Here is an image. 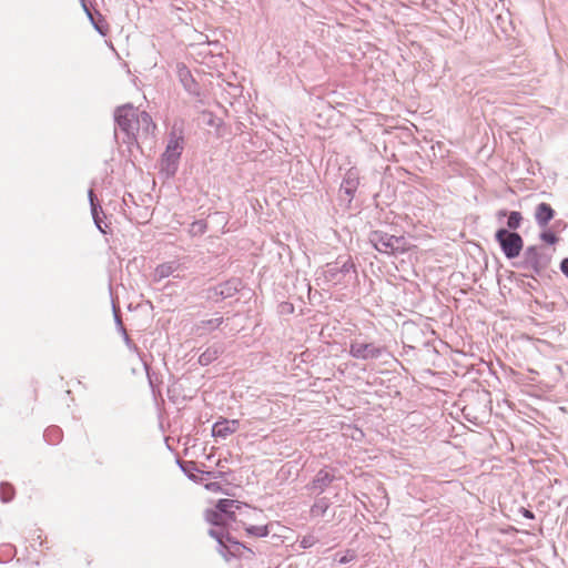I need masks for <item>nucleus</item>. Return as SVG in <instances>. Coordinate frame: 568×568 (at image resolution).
<instances>
[{
    "instance_id": "0eeeda50",
    "label": "nucleus",
    "mask_w": 568,
    "mask_h": 568,
    "mask_svg": "<svg viewBox=\"0 0 568 568\" xmlns=\"http://www.w3.org/2000/svg\"><path fill=\"white\" fill-rule=\"evenodd\" d=\"M383 348L374 343L366 342L358 337L349 343V354L352 357L362 361L375 359L382 355Z\"/></svg>"
},
{
    "instance_id": "c85d7f7f",
    "label": "nucleus",
    "mask_w": 568,
    "mask_h": 568,
    "mask_svg": "<svg viewBox=\"0 0 568 568\" xmlns=\"http://www.w3.org/2000/svg\"><path fill=\"white\" fill-rule=\"evenodd\" d=\"M92 24H93L94 29H95L99 33H101L102 36H104V34L106 33V30H104V28H103V26L101 24V22H100V21L98 22V21H95V20H94V23H92Z\"/></svg>"
},
{
    "instance_id": "4be33fe9",
    "label": "nucleus",
    "mask_w": 568,
    "mask_h": 568,
    "mask_svg": "<svg viewBox=\"0 0 568 568\" xmlns=\"http://www.w3.org/2000/svg\"><path fill=\"white\" fill-rule=\"evenodd\" d=\"M216 356H217V351L216 349H213V351L212 349H207L205 353H203L200 356V363L207 364L213 358H216Z\"/></svg>"
},
{
    "instance_id": "f257e3e1",
    "label": "nucleus",
    "mask_w": 568,
    "mask_h": 568,
    "mask_svg": "<svg viewBox=\"0 0 568 568\" xmlns=\"http://www.w3.org/2000/svg\"><path fill=\"white\" fill-rule=\"evenodd\" d=\"M115 122L125 133L128 138L125 142L129 144L150 138L155 129V124L146 112L139 111L130 104L116 109Z\"/></svg>"
},
{
    "instance_id": "cd10ccee",
    "label": "nucleus",
    "mask_w": 568,
    "mask_h": 568,
    "mask_svg": "<svg viewBox=\"0 0 568 568\" xmlns=\"http://www.w3.org/2000/svg\"><path fill=\"white\" fill-rule=\"evenodd\" d=\"M6 489H11V486L9 484H2L1 485V495H2V499L4 501H9L11 499V497H6Z\"/></svg>"
},
{
    "instance_id": "7ed1b4c3",
    "label": "nucleus",
    "mask_w": 568,
    "mask_h": 568,
    "mask_svg": "<svg viewBox=\"0 0 568 568\" xmlns=\"http://www.w3.org/2000/svg\"><path fill=\"white\" fill-rule=\"evenodd\" d=\"M369 241L381 253L397 254L407 250V242L403 236H394L381 231L371 234Z\"/></svg>"
},
{
    "instance_id": "393cba45",
    "label": "nucleus",
    "mask_w": 568,
    "mask_h": 568,
    "mask_svg": "<svg viewBox=\"0 0 568 568\" xmlns=\"http://www.w3.org/2000/svg\"><path fill=\"white\" fill-rule=\"evenodd\" d=\"M326 508H327L326 504L318 503L312 507V513L315 515H323L325 513Z\"/></svg>"
},
{
    "instance_id": "f3484780",
    "label": "nucleus",
    "mask_w": 568,
    "mask_h": 568,
    "mask_svg": "<svg viewBox=\"0 0 568 568\" xmlns=\"http://www.w3.org/2000/svg\"><path fill=\"white\" fill-rule=\"evenodd\" d=\"M206 519L216 526L223 525L226 520V518L217 509L207 511Z\"/></svg>"
},
{
    "instance_id": "2f4dec72",
    "label": "nucleus",
    "mask_w": 568,
    "mask_h": 568,
    "mask_svg": "<svg viewBox=\"0 0 568 568\" xmlns=\"http://www.w3.org/2000/svg\"><path fill=\"white\" fill-rule=\"evenodd\" d=\"M525 517L532 518L534 516H532L531 511L525 510Z\"/></svg>"
},
{
    "instance_id": "1a4fd4ad",
    "label": "nucleus",
    "mask_w": 568,
    "mask_h": 568,
    "mask_svg": "<svg viewBox=\"0 0 568 568\" xmlns=\"http://www.w3.org/2000/svg\"><path fill=\"white\" fill-rule=\"evenodd\" d=\"M240 427L237 419H222L216 422L212 427V435L214 437L226 438L235 433Z\"/></svg>"
},
{
    "instance_id": "412c9836",
    "label": "nucleus",
    "mask_w": 568,
    "mask_h": 568,
    "mask_svg": "<svg viewBox=\"0 0 568 568\" xmlns=\"http://www.w3.org/2000/svg\"><path fill=\"white\" fill-rule=\"evenodd\" d=\"M318 542V538H316L313 534L305 535L301 541L300 545L303 549H307L313 547Z\"/></svg>"
},
{
    "instance_id": "2eb2a0df",
    "label": "nucleus",
    "mask_w": 568,
    "mask_h": 568,
    "mask_svg": "<svg viewBox=\"0 0 568 568\" xmlns=\"http://www.w3.org/2000/svg\"><path fill=\"white\" fill-rule=\"evenodd\" d=\"M243 525L245 526V530L248 535L256 536V537H265L268 535V526L267 525H246L244 520L242 519Z\"/></svg>"
},
{
    "instance_id": "bb28decb",
    "label": "nucleus",
    "mask_w": 568,
    "mask_h": 568,
    "mask_svg": "<svg viewBox=\"0 0 568 568\" xmlns=\"http://www.w3.org/2000/svg\"><path fill=\"white\" fill-rule=\"evenodd\" d=\"M210 535L215 538L221 545H223V534L219 530L211 529Z\"/></svg>"
},
{
    "instance_id": "4468645a",
    "label": "nucleus",
    "mask_w": 568,
    "mask_h": 568,
    "mask_svg": "<svg viewBox=\"0 0 568 568\" xmlns=\"http://www.w3.org/2000/svg\"><path fill=\"white\" fill-rule=\"evenodd\" d=\"M178 75L180 81L182 82L183 87L192 92L196 90L195 81L192 79V75L189 71V69L185 65H178Z\"/></svg>"
},
{
    "instance_id": "a211bd4d",
    "label": "nucleus",
    "mask_w": 568,
    "mask_h": 568,
    "mask_svg": "<svg viewBox=\"0 0 568 568\" xmlns=\"http://www.w3.org/2000/svg\"><path fill=\"white\" fill-rule=\"evenodd\" d=\"M521 214L519 212H511L508 216L507 226L510 230H517L521 223Z\"/></svg>"
},
{
    "instance_id": "9b49d317",
    "label": "nucleus",
    "mask_w": 568,
    "mask_h": 568,
    "mask_svg": "<svg viewBox=\"0 0 568 568\" xmlns=\"http://www.w3.org/2000/svg\"><path fill=\"white\" fill-rule=\"evenodd\" d=\"M334 475L331 474L327 469H321L313 481L307 486L308 489L315 491L316 494H321L325 490V488L333 481Z\"/></svg>"
},
{
    "instance_id": "ddd939ff",
    "label": "nucleus",
    "mask_w": 568,
    "mask_h": 568,
    "mask_svg": "<svg viewBox=\"0 0 568 568\" xmlns=\"http://www.w3.org/2000/svg\"><path fill=\"white\" fill-rule=\"evenodd\" d=\"M536 221L539 226L545 227L554 217V210L547 203H540L535 213Z\"/></svg>"
},
{
    "instance_id": "9d476101",
    "label": "nucleus",
    "mask_w": 568,
    "mask_h": 568,
    "mask_svg": "<svg viewBox=\"0 0 568 568\" xmlns=\"http://www.w3.org/2000/svg\"><path fill=\"white\" fill-rule=\"evenodd\" d=\"M182 265L179 261H169L162 264H159L153 272V280L155 282H160L163 278H166L171 275H174L175 272L180 271Z\"/></svg>"
},
{
    "instance_id": "f03ea898",
    "label": "nucleus",
    "mask_w": 568,
    "mask_h": 568,
    "mask_svg": "<svg viewBox=\"0 0 568 568\" xmlns=\"http://www.w3.org/2000/svg\"><path fill=\"white\" fill-rule=\"evenodd\" d=\"M354 273V264L349 257H338L335 262L326 264L323 270L324 280L331 285L349 282Z\"/></svg>"
},
{
    "instance_id": "39448f33",
    "label": "nucleus",
    "mask_w": 568,
    "mask_h": 568,
    "mask_svg": "<svg viewBox=\"0 0 568 568\" xmlns=\"http://www.w3.org/2000/svg\"><path fill=\"white\" fill-rule=\"evenodd\" d=\"M495 237L507 258L511 260L519 256L524 246V241L518 233L510 232L506 229H499L496 232Z\"/></svg>"
},
{
    "instance_id": "aec40b11",
    "label": "nucleus",
    "mask_w": 568,
    "mask_h": 568,
    "mask_svg": "<svg viewBox=\"0 0 568 568\" xmlns=\"http://www.w3.org/2000/svg\"><path fill=\"white\" fill-rule=\"evenodd\" d=\"M223 322V318L222 317H216V318H212V320H207V321H203L201 322V328L203 329H215L217 328Z\"/></svg>"
},
{
    "instance_id": "b1692460",
    "label": "nucleus",
    "mask_w": 568,
    "mask_h": 568,
    "mask_svg": "<svg viewBox=\"0 0 568 568\" xmlns=\"http://www.w3.org/2000/svg\"><path fill=\"white\" fill-rule=\"evenodd\" d=\"M115 317H116L118 324L120 325V327H121V329H122V333H123V336H124V341H125L126 346H128L129 348H131V349L136 351V346L131 342V339H130L129 335L126 334V332H125L124 327L122 326V323H121L120 318H119L118 316H115Z\"/></svg>"
},
{
    "instance_id": "a878e982",
    "label": "nucleus",
    "mask_w": 568,
    "mask_h": 568,
    "mask_svg": "<svg viewBox=\"0 0 568 568\" xmlns=\"http://www.w3.org/2000/svg\"><path fill=\"white\" fill-rule=\"evenodd\" d=\"M81 4H82V8H83L84 12L87 13L89 20L91 21V23H94V17H93L91 10L89 9V7L87 6L85 0H81Z\"/></svg>"
},
{
    "instance_id": "dca6fc26",
    "label": "nucleus",
    "mask_w": 568,
    "mask_h": 568,
    "mask_svg": "<svg viewBox=\"0 0 568 568\" xmlns=\"http://www.w3.org/2000/svg\"><path fill=\"white\" fill-rule=\"evenodd\" d=\"M89 200H90V205H91V211H92V215H93V219H94V223L98 226V229L101 232L104 233V230L102 229V226L100 224V220L98 217V207H99V205L94 201V193H93L92 190L89 191Z\"/></svg>"
},
{
    "instance_id": "5701e85b",
    "label": "nucleus",
    "mask_w": 568,
    "mask_h": 568,
    "mask_svg": "<svg viewBox=\"0 0 568 568\" xmlns=\"http://www.w3.org/2000/svg\"><path fill=\"white\" fill-rule=\"evenodd\" d=\"M540 239L548 244H555L558 241L556 234L550 231L542 232Z\"/></svg>"
},
{
    "instance_id": "6e6552de",
    "label": "nucleus",
    "mask_w": 568,
    "mask_h": 568,
    "mask_svg": "<svg viewBox=\"0 0 568 568\" xmlns=\"http://www.w3.org/2000/svg\"><path fill=\"white\" fill-rule=\"evenodd\" d=\"M545 266L546 262L538 248L536 246L527 247L524 254L523 267L538 274Z\"/></svg>"
},
{
    "instance_id": "20e7f679",
    "label": "nucleus",
    "mask_w": 568,
    "mask_h": 568,
    "mask_svg": "<svg viewBox=\"0 0 568 568\" xmlns=\"http://www.w3.org/2000/svg\"><path fill=\"white\" fill-rule=\"evenodd\" d=\"M216 509L225 517L234 521H242V516L244 518H252L256 515H260L261 511H257L255 508H251L247 505H243L237 500L233 499H221L216 504Z\"/></svg>"
},
{
    "instance_id": "423d86ee",
    "label": "nucleus",
    "mask_w": 568,
    "mask_h": 568,
    "mask_svg": "<svg viewBox=\"0 0 568 568\" xmlns=\"http://www.w3.org/2000/svg\"><path fill=\"white\" fill-rule=\"evenodd\" d=\"M182 150L183 145L180 139H170L161 161V170L168 176H172L176 172Z\"/></svg>"
},
{
    "instance_id": "c756f323",
    "label": "nucleus",
    "mask_w": 568,
    "mask_h": 568,
    "mask_svg": "<svg viewBox=\"0 0 568 568\" xmlns=\"http://www.w3.org/2000/svg\"><path fill=\"white\" fill-rule=\"evenodd\" d=\"M560 267H561L562 273L568 277V258H565L561 262Z\"/></svg>"
},
{
    "instance_id": "6ab92c4d",
    "label": "nucleus",
    "mask_w": 568,
    "mask_h": 568,
    "mask_svg": "<svg viewBox=\"0 0 568 568\" xmlns=\"http://www.w3.org/2000/svg\"><path fill=\"white\" fill-rule=\"evenodd\" d=\"M356 557L355 552L353 550H347L344 555L336 554L334 556V561L344 565L347 562H351Z\"/></svg>"
},
{
    "instance_id": "473e14b6",
    "label": "nucleus",
    "mask_w": 568,
    "mask_h": 568,
    "mask_svg": "<svg viewBox=\"0 0 568 568\" xmlns=\"http://www.w3.org/2000/svg\"><path fill=\"white\" fill-rule=\"evenodd\" d=\"M9 495V491L6 490V496Z\"/></svg>"
},
{
    "instance_id": "7c9ffc66",
    "label": "nucleus",
    "mask_w": 568,
    "mask_h": 568,
    "mask_svg": "<svg viewBox=\"0 0 568 568\" xmlns=\"http://www.w3.org/2000/svg\"><path fill=\"white\" fill-rule=\"evenodd\" d=\"M57 432H58V429L55 427L49 428V429H47L44 436L49 437L51 434L57 433Z\"/></svg>"
},
{
    "instance_id": "f8f14e48",
    "label": "nucleus",
    "mask_w": 568,
    "mask_h": 568,
    "mask_svg": "<svg viewBox=\"0 0 568 568\" xmlns=\"http://www.w3.org/2000/svg\"><path fill=\"white\" fill-rule=\"evenodd\" d=\"M359 184L358 172L355 169H351L345 174L343 183L341 185V191L344 192L347 196H352L356 191Z\"/></svg>"
}]
</instances>
